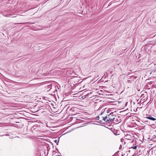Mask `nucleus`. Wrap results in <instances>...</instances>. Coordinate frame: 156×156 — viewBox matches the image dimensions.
<instances>
[{
	"label": "nucleus",
	"mask_w": 156,
	"mask_h": 156,
	"mask_svg": "<svg viewBox=\"0 0 156 156\" xmlns=\"http://www.w3.org/2000/svg\"><path fill=\"white\" fill-rule=\"evenodd\" d=\"M107 113H109L108 115H107L105 117L103 118V120L105 122L109 123L111 122H112L114 120L115 116V112H111V111H108L107 112Z\"/></svg>",
	"instance_id": "1"
},
{
	"label": "nucleus",
	"mask_w": 156,
	"mask_h": 156,
	"mask_svg": "<svg viewBox=\"0 0 156 156\" xmlns=\"http://www.w3.org/2000/svg\"><path fill=\"white\" fill-rule=\"evenodd\" d=\"M147 118L148 119H150V120H153V121H155V120H156V119L154 118H153L152 117H147Z\"/></svg>",
	"instance_id": "2"
},
{
	"label": "nucleus",
	"mask_w": 156,
	"mask_h": 156,
	"mask_svg": "<svg viewBox=\"0 0 156 156\" xmlns=\"http://www.w3.org/2000/svg\"><path fill=\"white\" fill-rule=\"evenodd\" d=\"M132 148H133V149H136L137 148L136 146H135L134 147H131Z\"/></svg>",
	"instance_id": "3"
},
{
	"label": "nucleus",
	"mask_w": 156,
	"mask_h": 156,
	"mask_svg": "<svg viewBox=\"0 0 156 156\" xmlns=\"http://www.w3.org/2000/svg\"><path fill=\"white\" fill-rule=\"evenodd\" d=\"M99 118V116H97L96 117V119H99L98 118Z\"/></svg>",
	"instance_id": "4"
},
{
	"label": "nucleus",
	"mask_w": 156,
	"mask_h": 156,
	"mask_svg": "<svg viewBox=\"0 0 156 156\" xmlns=\"http://www.w3.org/2000/svg\"><path fill=\"white\" fill-rule=\"evenodd\" d=\"M54 141L56 143H57V140H55Z\"/></svg>",
	"instance_id": "5"
}]
</instances>
